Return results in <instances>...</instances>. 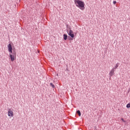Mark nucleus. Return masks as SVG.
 Wrapping results in <instances>:
<instances>
[{
  "mask_svg": "<svg viewBox=\"0 0 130 130\" xmlns=\"http://www.w3.org/2000/svg\"><path fill=\"white\" fill-rule=\"evenodd\" d=\"M119 66V63H117L115 66L112 69L115 71V70H116V69L118 68Z\"/></svg>",
  "mask_w": 130,
  "mask_h": 130,
  "instance_id": "0eeeda50",
  "label": "nucleus"
},
{
  "mask_svg": "<svg viewBox=\"0 0 130 130\" xmlns=\"http://www.w3.org/2000/svg\"><path fill=\"white\" fill-rule=\"evenodd\" d=\"M16 51H14L12 53H9V57H10L11 61H14L15 60V57H16Z\"/></svg>",
  "mask_w": 130,
  "mask_h": 130,
  "instance_id": "f03ea898",
  "label": "nucleus"
},
{
  "mask_svg": "<svg viewBox=\"0 0 130 130\" xmlns=\"http://www.w3.org/2000/svg\"><path fill=\"white\" fill-rule=\"evenodd\" d=\"M114 71H115V70H114V69L111 70V71L109 73L110 77H112V76H113V75H114Z\"/></svg>",
  "mask_w": 130,
  "mask_h": 130,
  "instance_id": "423d86ee",
  "label": "nucleus"
},
{
  "mask_svg": "<svg viewBox=\"0 0 130 130\" xmlns=\"http://www.w3.org/2000/svg\"><path fill=\"white\" fill-rule=\"evenodd\" d=\"M127 108H130V104H127L126 105Z\"/></svg>",
  "mask_w": 130,
  "mask_h": 130,
  "instance_id": "9b49d317",
  "label": "nucleus"
},
{
  "mask_svg": "<svg viewBox=\"0 0 130 130\" xmlns=\"http://www.w3.org/2000/svg\"><path fill=\"white\" fill-rule=\"evenodd\" d=\"M68 39L70 40L71 39V37H68Z\"/></svg>",
  "mask_w": 130,
  "mask_h": 130,
  "instance_id": "4468645a",
  "label": "nucleus"
},
{
  "mask_svg": "<svg viewBox=\"0 0 130 130\" xmlns=\"http://www.w3.org/2000/svg\"><path fill=\"white\" fill-rule=\"evenodd\" d=\"M113 4L115 5L116 4V1H113Z\"/></svg>",
  "mask_w": 130,
  "mask_h": 130,
  "instance_id": "f8f14e48",
  "label": "nucleus"
},
{
  "mask_svg": "<svg viewBox=\"0 0 130 130\" xmlns=\"http://www.w3.org/2000/svg\"><path fill=\"white\" fill-rule=\"evenodd\" d=\"M74 3L77 8H79L82 11L85 10V3L83 1L81 0H74Z\"/></svg>",
  "mask_w": 130,
  "mask_h": 130,
  "instance_id": "f257e3e1",
  "label": "nucleus"
},
{
  "mask_svg": "<svg viewBox=\"0 0 130 130\" xmlns=\"http://www.w3.org/2000/svg\"><path fill=\"white\" fill-rule=\"evenodd\" d=\"M121 120H122V121H123V122H124V120L123 119V118H121Z\"/></svg>",
  "mask_w": 130,
  "mask_h": 130,
  "instance_id": "ddd939ff",
  "label": "nucleus"
},
{
  "mask_svg": "<svg viewBox=\"0 0 130 130\" xmlns=\"http://www.w3.org/2000/svg\"><path fill=\"white\" fill-rule=\"evenodd\" d=\"M63 39H64V40H67V39H68V35H67V34H64V35H63Z\"/></svg>",
  "mask_w": 130,
  "mask_h": 130,
  "instance_id": "6e6552de",
  "label": "nucleus"
},
{
  "mask_svg": "<svg viewBox=\"0 0 130 130\" xmlns=\"http://www.w3.org/2000/svg\"><path fill=\"white\" fill-rule=\"evenodd\" d=\"M67 32L68 33V35H69V36H70L71 38H74V37H75V35H74V32L73 31V30H72V29L70 30L69 32V31H68V30H67Z\"/></svg>",
  "mask_w": 130,
  "mask_h": 130,
  "instance_id": "7ed1b4c3",
  "label": "nucleus"
},
{
  "mask_svg": "<svg viewBox=\"0 0 130 130\" xmlns=\"http://www.w3.org/2000/svg\"><path fill=\"white\" fill-rule=\"evenodd\" d=\"M8 116H10V117L14 116V112H13L11 109L8 110Z\"/></svg>",
  "mask_w": 130,
  "mask_h": 130,
  "instance_id": "20e7f679",
  "label": "nucleus"
},
{
  "mask_svg": "<svg viewBox=\"0 0 130 130\" xmlns=\"http://www.w3.org/2000/svg\"><path fill=\"white\" fill-rule=\"evenodd\" d=\"M50 85L51 87H52V88H55V85H54V84L52 83H50Z\"/></svg>",
  "mask_w": 130,
  "mask_h": 130,
  "instance_id": "1a4fd4ad",
  "label": "nucleus"
},
{
  "mask_svg": "<svg viewBox=\"0 0 130 130\" xmlns=\"http://www.w3.org/2000/svg\"><path fill=\"white\" fill-rule=\"evenodd\" d=\"M77 113H78L79 116H81V111H80V110H78Z\"/></svg>",
  "mask_w": 130,
  "mask_h": 130,
  "instance_id": "9d476101",
  "label": "nucleus"
},
{
  "mask_svg": "<svg viewBox=\"0 0 130 130\" xmlns=\"http://www.w3.org/2000/svg\"><path fill=\"white\" fill-rule=\"evenodd\" d=\"M8 51H9L10 53H13V47H12V45L9 44L8 46Z\"/></svg>",
  "mask_w": 130,
  "mask_h": 130,
  "instance_id": "39448f33",
  "label": "nucleus"
}]
</instances>
